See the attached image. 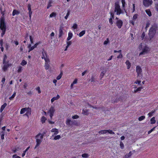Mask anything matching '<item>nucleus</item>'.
Segmentation results:
<instances>
[{"instance_id":"9d476101","label":"nucleus","mask_w":158,"mask_h":158,"mask_svg":"<svg viewBox=\"0 0 158 158\" xmlns=\"http://www.w3.org/2000/svg\"><path fill=\"white\" fill-rule=\"evenodd\" d=\"M42 56L41 58L42 59H44L45 61H46V60H48V59H49L48 58V54L47 52L45 51L44 49H42Z\"/></svg>"},{"instance_id":"ddd939ff","label":"nucleus","mask_w":158,"mask_h":158,"mask_svg":"<svg viewBox=\"0 0 158 158\" xmlns=\"http://www.w3.org/2000/svg\"><path fill=\"white\" fill-rule=\"evenodd\" d=\"M50 62V60L48 59V60H46L45 61V65L44 67L46 70H48L49 68V65L48 64Z\"/></svg>"},{"instance_id":"c9c22d12","label":"nucleus","mask_w":158,"mask_h":158,"mask_svg":"<svg viewBox=\"0 0 158 158\" xmlns=\"http://www.w3.org/2000/svg\"><path fill=\"white\" fill-rule=\"evenodd\" d=\"M27 64V62L24 60H23L20 64L22 66H24Z\"/></svg>"},{"instance_id":"6e6552de","label":"nucleus","mask_w":158,"mask_h":158,"mask_svg":"<svg viewBox=\"0 0 158 158\" xmlns=\"http://www.w3.org/2000/svg\"><path fill=\"white\" fill-rule=\"evenodd\" d=\"M136 71L137 73V77H141L142 78V75L141 74L142 72V69L140 67L139 65L136 66Z\"/></svg>"},{"instance_id":"58836bf2","label":"nucleus","mask_w":158,"mask_h":158,"mask_svg":"<svg viewBox=\"0 0 158 158\" xmlns=\"http://www.w3.org/2000/svg\"><path fill=\"white\" fill-rule=\"evenodd\" d=\"M61 138L60 136V135H58L54 137V140H57Z\"/></svg>"},{"instance_id":"5701e85b","label":"nucleus","mask_w":158,"mask_h":158,"mask_svg":"<svg viewBox=\"0 0 158 158\" xmlns=\"http://www.w3.org/2000/svg\"><path fill=\"white\" fill-rule=\"evenodd\" d=\"M155 117H153L151 119V120H150V121H151L150 123H151V124H154L156 122V120L155 119Z\"/></svg>"},{"instance_id":"2eb2a0df","label":"nucleus","mask_w":158,"mask_h":158,"mask_svg":"<svg viewBox=\"0 0 158 158\" xmlns=\"http://www.w3.org/2000/svg\"><path fill=\"white\" fill-rule=\"evenodd\" d=\"M51 131L52 132H54V133L52 135V136H53L54 135H57L59 133L58 129L56 128H52L51 130Z\"/></svg>"},{"instance_id":"aec40b11","label":"nucleus","mask_w":158,"mask_h":158,"mask_svg":"<svg viewBox=\"0 0 158 158\" xmlns=\"http://www.w3.org/2000/svg\"><path fill=\"white\" fill-rule=\"evenodd\" d=\"M19 13V12L18 11L15 9L13 11L12 15L13 16H14L16 15H18Z\"/></svg>"},{"instance_id":"393cba45","label":"nucleus","mask_w":158,"mask_h":158,"mask_svg":"<svg viewBox=\"0 0 158 158\" xmlns=\"http://www.w3.org/2000/svg\"><path fill=\"white\" fill-rule=\"evenodd\" d=\"M47 120V118L45 117L44 116L42 117L41 119V122L42 123H45L46 120Z\"/></svg>"},{"instance_id":"7ed1b4c3","label":"nucleus","mask_w":158,"mask_h":158,"mask_svg":"<svg viewBox=\"0 0 158 158\" xmlns=\"http://www.w3.org/2000/svg\"><path fill=\"white\" fill-rule=\"evenodd\" d=\"M55 111V110L54 107L52 106L49 109L48 111L47 112V114H49L50 119H48V122L50 124H53L54 123V122L52 121L51 120L52 119V117Z\"/></svg>"},{"instance_id":"ea45409f","label":"nucleus","mask_w":158,"mask_h":158,"mask_svg":"<svg viewBox=\"0 0 158 158\" xmlns=\"http://www.w3.org/2000/svg\"><path fill=\"white\" fill-rule=\"evenodd\" d=\"M145 118V116H141L139 117L138 119L139 121H141L143 120Z\"/></svg>"},{"instance_id":"0e129e2a","label":"nucleus","mask_w":158,"mask_h":158,"mask_svg":"<svg viewBox=\"0 0 158 158\" xmlns=\"http://www.w3.org/2000/svg\"><path fill=\"white\" fill-rule=\"evenodd\" d=\"M150 24L148 22L147 23H146V27H145V29L146 30H147V28L149 27V26H150Z\"/></svg>"},{"instance_id":"b1692460","label":"nucleus","mask_w":158,"mask_h":158,"mask_svg":"<svg viewBox=\"0 0 158 158\" xmlns=\"http://www.w3.org/2000/svg\"><path fill=\"white\" fill-rule=\"evenodd\" d=\"M146 14L149 16H150L152 15V13L150 10L149 9H147L145 10Z\"/></svg>"},{"instance_id":"6ab92c4d","label":"nucleus","mask_w":158,"mask_h":158,"mask_svg":"<svg viewBox=\"0 0 158 158\" xmlns=\"http://www.w3.org/2000/svg\"><path fill=\"white\" fill-rule=\"evenodd\" d=\"M5 134V132H4V131H1L0 132V135H1V139L3 140L4 139Z\"/></svg>"},{"instance_id":"20e7f679","label":"nucleus","mask_w":158,"mask_h":158,"mask_svg":"<svg viewBox=\"0 0 158 158\" xmlns=\"http://www.w3.org/2000/svg\"><path fill=\"white\" fill-rule=\"evenodd\" d=\"M114 12L116 13V15H118L124 13V11L121 9L118 2H115L114 3Z\"/></svg>"},{"instance_id":"39448f33","label":"nucleus","mask_w":158,"mask_h":158,"mask_svg":"<svg viewBox=\"0 0 158 158\" xmlns=\"http://www.w3.org/2000/svg\"><path fill=\"white\" fill-rule=\"evenodd\" d=\"M25 112H26V113L23 115V116H27L28 118L31 114V109L28 107L23 108L21 110L20 114H23Z\"/></svg>"},{"instance_id":"bf43d9fd","label":"nucleus","mask_w":158,"mask_h":158,"mask_svg":"<svg viewBox=\"0 0 158 158\" xmlns=\"http://www.w3.org/2000/svg\"><path fill=\"white\" fill-rule=\"evenodd\" d=\"M77 25L76 23H74L73 27H72L74 29H76L77 28Z\"/></svg>"},{"instance_id":"de8ad7c7","label":"nucleus","mask_w":158,"mask_h":158,"mask_svg":"<svg viewBox=\"0 0 158 158\" xmlns=\"http://www.w3.org/2000/svg\"><path fill=\"white\" fill-rule=\"evenodd\" d=\"M107 132L111 134H115L114 132L112 130H107Z\"/></svg>"},{"instance_id":"79ce46f5","label":"nucleus","mask_w":158,"mask_h":158,"mask_svg":"<svg viewBox=\"0 0 158 158\" xmlns=\"http://www.w3.org/2000/svg\"><path fill=\"white\" fill-rule=\"evenodd\" d=\"M1 11V13L2 15V16H1V17H3L4 18V15H5V11H6L5 9L3 11L2 10V11Z\"/></svg>"},{"instance_id":"a211bd4d","label":"nucleus","mask_w":158,"mask_h":158,"mask_svg":"<svg viewBox=\"0 0 158 158\" xmlns=\"http://www.w3.org/2000/svg\"><path fill=\"white\" fill-rule=\"evenodd\" d=\"M125 63L127 66V69H129L130 68L131 66V63L129 60H127L126 61Z\"/></svg>"},{"instance_id":"49530a36","label":"nucleus","mask_w":158,"mask_h":158,"mask_svg":"<svg viewBox=\"0 0 158 158\" xmlns=\"http://www.w3.org/2000/svg\"><path fill=\"white\" fill-rule=\"evenodd\" d=\"M120 148L122 149H123L124 147V145L123 143L121 141L120 143Z\"/></svg>"},{"instance_id":"473e14b6","label":"nucleus","mask_w":158,"mask_h":158,"mask_svg":"<svg viewBox=\"0 0 158 158\" xmlns=\"http://www.w3.org/2000/svg\"><path fill=\"white\" fill-rule=\"evenodd\" d=\"M71 122V120L70 119H67L65 123L67 125L69 126L70 125V123Z\"/></svg>"},{"instance_id":"864d4df0","label":"nucleus","mask_w":158,"mask_h":158,"mask_svg":"<svg viewBox=\"0 0 158 158\" xmlns=\"http://www.w3.org/2000/svg\"><path fill=\"white\" fill-rule=\"evenodd\" d=\"M156 126L155 127H154L152 129L150 130L148 132V134H150V133H151L153 131L155 130V129L156 128Z\"/></svg>"},{"instance_id":"603ef678","label":"nucleus","mask_w":158,"mask_h":158,"mask_svg":"<svg viewBox=\"0 0 158 158\" xmlns=\"http://www.w3.org/2000/svg\"><path fill=\"white\" fill-rule=\"evenodd\" d=\"M82 157L83 158H86L88 157V155L87 153H84L82 155Z\"/></svg>"},{"instance_id":"69168bd1","label":"nucleus","mask_w":158,"mask_h":158,"mask_svg":"<svg viewBox=\"0 0 158 158\" xmlns=\"http://www.w3.org/2000/svg\"><path fill=\"white\" fill-rule=\"evenodd\" d=\"M123 57V55L122 53H120V54L117 56L118 58H122Z\"/></svg>"},{"instance_id":"052dcab7","label":"nucleus","mask_w":158,"mask_h":158,"mask_svg":"<svg viewBox=\"0 0 158 158\" xmlns=\"http://www.w3.org/2000/svg\"><path fill=\"white\" fill-rule=\"evenodd\" d=\"M35 48L33 46H32L31 47L29 48V49L28 52H29L33 50Z\"/></svg>"},{"instance_id":"09e8293b","label":"nucleus","mask_w":158,"mask_h":158,"mask_svg":"<svg viewBox=\"0 0 158 158\" xmlns=\"http://www.w3.org/2000/svg\"><path fill=\"white\" fill-rule=\"evenodd\" d=\"M5 81V77H3L2 79V80L1 81V82H2V84H1V85L2 86V87L3 86V84H4Z\"/></svg>"},{"instance_id":"f704fd0d","label":"nucleus","mask_w":158,"mask_h":158,"mask_svg":"<svg viewBox=\"0 0 158 158\" xmlns=\"http://www.w3.org/2000/svg\"><path fill=\"white\" fill-rule=\"evenodd\" d=\"M85 30H83L81 31L79 34V36L80 37L82 36L83 35H84L85 34Z\"/></svg>"},{"instance_id":"4468645a","label":"nucleus","mask_w":158,"mask_h":158,"mask_svg":"<svg viewBox=\"0 0 158 158\" xmlns=\"http://www.w3.org/2000/svg\"><path fill=\"white\" fill-rule=\"evenodd\" d=\"M63 28L61 27H60L59 30V38H60L62 36V35L63 34Z\"/></svg>"},{"instance_id":"e2e57ef3","label":"nucleus","mask_w":158,"mask_h":158,"mask_svg":"<svg viewBox=\"0 0 158 158\" xmlns=\"http://www.w3.org/2000/svg\"><path fill=\"white\" fill-rule=\"evenodd\" d=\"M72 118L74 119H77L79 118V116L77 115H76L73 116Z\"/></svg>"},{"instance_id":"0eeeda50","label":"nucleus","mask_w":158,"mask_h":158,"mask_svg":"<svg viewBox=\"0 0 158 158\" xmlns=\"http://www.w3.org/2000/svg\"><path fill=\"white\" fill-rule=\"evenodd\" d=\"M3 65L2 67V69L4 72L6 71L8 68L12 65L11 64L9 63V61L8 60L5 61L4 63H3Z\"/></svg>"},{"instance_id":"13d9d810","label":"nucleus","mask_w":158,"mask_h":158,"mask_svg":"<svg viewBox=\"0 0 158 158\" xmlns=\"http://www.w3.org/2000/svg\"><path fill=\"white\" fill-rule=\"evenodd\" d=\"M4 6V4L2 3V4H0V11L2 10L3 7Z\"/></svg>"},{"instance_id":"f3484780","label":"nucleus","mask_w":158,"mask_h":158,"mask_svg":"<svg viewBox=\"0 0 158 158\" xmlns=\"http://www.w3.org/2000/svg\"><path fill=\"white\" fill-rule=\"evenodd\" d=\"M7 105V104L6 103H5L3 105H2L0 109V111L1 113H2V112L5 107Z\"/></svg>"},{"instance_id":"7c9ffc66","label":"nucleus","mask_w":158,"mask_h":158,"mask_svg":"<svg viewBox=\"0 0 158 158\" xmlns=\"http://www.w3.org/2000/svg\"><path fill=\"white\" fill-rule=\"evenodd\" d=\"M56 13L54 12H52L51 14H50L49 17L50 18H52L53 17H56Z\"/></svg>"},{"instance_id":"c756f323","label":"nucleus","mask_w":158,"mask_h":158,"mask_svg":"<svg viewBox=\"0 0 158 158\" xmlns=\"http://www.w3.org/2000/svg\"><path fill=\"white\" fill-rule=\"evenodd\" d=\"M82 113L84 115H88L89 114L88 110H83Z\"/></svg>"},{"instance_id":"1a4fd4ad","label":"nucleus","mask_w":158,"mask_h":158,"mask_svg":"<svg viewBox=\"0 0 158 158\" xmlns=\"http://www.w3.org/2000/svg\"><path fill=\"white\" fill-rule=\"evenodd\" d=\"M143 5L146 7H148L152 3V0H143Z\"/></svg>"},{"instance_id":"c85d7f7f","label":"nucleus","mask_w":158,"mask_h":158,"mask_svg":"<svg viewBox=\"0 0 158 158\" xmlns=\"http://www.w3.org/2000/svg\"><path fill=\"white\" fill-rule=\"evenodd\" d=\"M22 70H23L22 67L21 66H19L18 67L17 72L18 73H20L22 72Z\"/></svg>"},{"instance_id":"bb28decb","label":"nucleus","mask_w":158,"mask_h":158,"mask_svg":"<svg viewBox=\"0 0 158 158\" xmlns=\"http://www.w3.org/2000/svg\"><path fill=\"white\" fill-rule=\"evenodd\" d=\"M138 15L137 14H135L133 16L132 20L134 21H135L138 18Z\"/></svg>"},{"instance_id":"6e6d98bb","label":"nucleus","mask_w":158,"mask_h":158,"mask_svg":"<svg viewBox=\"0 0 158 158\" xmlns=\"http://www.w3.org/2000/svg\"><path fill=\"white\" fill-rule=\"evenodd\" d=\"M132 13L134 12L135 11V4H133L132 5Z\"/></svg>"},{"instance_id":"4d7b16f0","label":"nucleus","mask_w":158,"mask_h":158,"mask_svg":"<svg viewBox=\"0 0 158 158\" xmlns=\"http://www.w3.org/2000/svg\"><path fill=\"white\" fill-rule=\"evenodd\" d=\"M27 9L28 11H31V6L30 4H29L27 5Z\"/></svg>"},{"instance_id":"a18cd8bd","label":"nucleus","mask_w":158,"mask_h":158,"mask_svg":"<svg viewBox=\"0 0 158 158\" xmlns=\"http://www.w3.org/2000/svg\"><path fill=\"white\" fill-rule=\"evenodd\" d=\"M155 110H152L151 112L148 113V115L149 117H151L152 116L153 114L155 112Z\"/></svg>"},{"instance_id":"a878e982","label":"nucleus","mask_w":158,"mask_h":158,"mask_svg":"<svg viewBox=\"0 0 158 158\" xmlns=\"http://www.w3.org/2000/svg\"><path fill=\"white\" fill-rule=\"evenodd\" d=\"M62 75H63V72H62V71H60V73L59 74V75L56 78V79L57 80H59L60 79V78L62 77Z\"/></svg>"},{"instance_id":"a19ab883","label":"nucleus","mask_w":158,"mask_h":158,"mask_svg":"<svg viewBox=\"0 0 158 158\" xmlns=\"http://www.w3.org/2000/svg\"><path fill=\"white\" fill-rule=\"evenodd\" d=\"M141 81L139 80L138 79L135 82L134 84H138L139 85H141Z\"/></svg>"},{"instance_id":"f257e3e1","label":"nucleus","mask_w":158,"mask_h":158,"mask_svg":"<svg viewBox=\"0 0 158 158\" xmlns=\"http://www.w3.org/2000/svg\"><path fill=\"white\" fill-rule=\"evenodd\" d=\"M0 29L2 31L1 33V36L2 37L5 33L6 30L5 19L3 17H1L0 18Z\"/></svg>"},{"instance_id":"f03ea898","label":"nucleus","mask_w":158,"mask_h":158,"mask_svg":"<svg viewBox=\"0 0 158 158\" xmlns=\"http://www.w3.org/2000/svg\"><path fill=\"white\" fill-rule=\"evenodd\" d=\"M157 28V25L156 24H154L150 28L148 34L150 40H151L154 37L156 33Z\"/></svg>"},{"instance_id":"c03bdc74","label":"nucleus","mask_w":158,"mask_h":158,"mask_svg":"<svg viewBox=\"0 0 158 158\" xmlns=\"http://www.w3.org/2000/svg\"><path fill=\"white\" fill-rule=\"evenodd\" d=\"M105 73V72L104 71H102V72L100 75V77H101V78H102L104 76Z\"/></svg>"},{"instance_id":"8fccbe9b","label":"nucleus","mask_w":158,"mask_h":158,"mask_svg":"<svg viewBox=\"0 0 158 158\" xmlns=\"http://www.w3.org/2000/svg\"><path fill=\"white\" fill-rule=\"evenodd\" d=\"M112 19L111 18H110L109 19V22L111 25H112L113 24V19Z\"/></svg>"},{"instance_id":"4c0bfd02","label":"nucleus","mask_w":158,"mask_h":158,"mask_svg":"<svg viewBox=\"0 0 158 158\" xmlns=\"http://www.w3.org/2000/svg\"><path fill=\"white\" fill-rule=\"evenodd\" d=\"M70 14V11L69 10H67V12L66 16L64 17L65 19H67Z\"/></svg>"},{"instance_id":"338daca9","label":"nucleus","mask_w":158,"mask_h":158,"mask_svg":"<svg viewBox=\"0 0 158 158\" xmlns=\"http://www.w3.org/2000/svg\"><path fill=\"white\" fill-rule=\"evenodd\" d=\"M3 40L1 39L0 40V45L1 47L3 46Z\"/></svg>"},{"instance_id":"9b49d317","label":"nucleus","mask_w":158,"mask_h":158,"mask_svg":"<svg viewBox=\"0 0 158 158\" xmlns=\"http://www.w3.org/2000/svg\"><path fill=\"white\" fill-rule=\"evenodd\" d=\"M149 49L148 47L147 46H145L143 49L142 52L139 53V56L142 55H144L147 53L149 51Z\"/></svg>"},{"instance_id":"4be33fe9","label":"nucleus","mask_w":158,"mask_h":158,"mask_svg":"<svg viewBox=\"0 0 158 158\" xmlns=\"http://www.w3.org/2000/svg\"><path fill=\"white\" fill-rule=\"evenodd\" d=\"M73 36V34L72 33L69 32L68 33V36L67 40L68 41L70 40L72 38Z\"/></svg>"},{"instance_id":"423d86ee","label":"nucleus","mask_w":158,"mask_h":158,"mask_svg":"<svg viewBox=\"0 0 158 158\" xmlns=\"http://www.w3.org/2000/svg\"><path fill=\"white\" fill-rule=\"evenodd\" d=\"M44 134H41L40 133H39L36 136L37 138L36 139V144L35 147V149L38 147L40 144L42 142L41 139H42L43 138Z\"/></svg>"},{"instance_id":"680f3d73","label":"nucleus","mask_w":158,"mask_h":158,"mask_svg":"<svg viewBox=\"0 0 158 158\" xmlns=\"http://www.w3.org/2000/svg\"><path fill=\"white\" fill-rule=\"evenodd\" d=\"M36 90L38 91V92L39 94H40L41 93V90L40 89V88L39 86L37 87L36 88Z\"/></svg>"},{"instance_id":"e433bc0d","label":"nucleus","mask_w":158,"mask_h":158,"mask_svg":"<svg viewBox=\"0 0 158 158\" xmlns=\"http://www.w3.org/2000/svg\"><path fill=\"white\" fill-rule=\"evenodd\" d=\"M109 14L110 15V18L112 19H114V12H110L109 13Z\"/></svg>"},{"instance_id":"cd10ccee","label":"nucleus","mask_w":158,"mask_h":158,"mask_svg":"<svg viewBox=\"0 0 158 158\" xmlns=\"http://www.w3.org/2000/svg\"><path fill=\"white\" fill-rule=\"evenodd\" d=\"M143 88L142 87H139L138 88L136 89H135L134 90V92L136 93L138 91H140L141 89Z\"/></svg>"},{"instance_id":"412c9836","label":"nucleus","mask_w":158,"mask_h":158,"mask_svg":"<svg viewBox=\"0 0 158 158\" xmlns=\"http://www.w3.org/2000/svg\"><path fill=\"white\" fill-rule=\"evenodd\" d=\"M121 2L122 4V7L125 10V12L126 13V10L125 9V5L126 4L125 0H121Z\"/></svg>"},{"instance_id":"37998d69","label":"nucleus","mask_w":158,"mask_h":158,"mask_svg":"<svg viewBox=\"0 0 158 158\" xmlns=\"http://www.w3.org/2000/svg\"><path fill=\"white\" fill-rule=\"evenodd\" d=\"M52 3V2L51 1H50L49 2H48V4L47 6V9H48L50 7L52 6L51 4Z\"/></svg>"},{"instance_id":"5fc2aeb1","label":"nucleus","mask_w":158,"mask_h":158,"mask_svg":"<svg viewBox=\"0 0 158 158\" xmlns=\"http://www.w3.org/2000/svg\"><path fill=\"white\" fill-rule=\"evenodd\" d=\"M7 56L6 55H5L4 56V57L3 60V63H4L5 61H6V59H7Z\"/></svg>"},{"instance_id":"2f4dec72","label":"nucleus","mask_w":158,"mask_h":158,"mask_svg":"<svg viewBox=\"0 0 158 158\" xmlns=\"http://www.w3.org/2000/svg\"><path fill=\"white\" fill-rule=\"evenodd\" d=\"M16 95V92H14L13 94L12 95V96L9 98V99L10 100H13V98H15Z\"/></svg>"},{"instance_id":"dca6fc26","label":"nucleus","mask_w":158,"mask_h":158,"mask_svg":"<svg viewBox=\"0 0 158 158\" xmlns=\"http://www.w3.org/2000/svg\"><path fill=\"white\" fill-rule=\"evenodd\" d=\"M60 98V96L59 94H57V96L56 97L52 98L51 99V102L52 103L54 101L58 100Z\"/></svg>"},{"instance_id":"774afa93","label":"nucleus","mask_w":158,"mask_h":158,"mask_svg":"<svg viewBox=\"0 0 158 158\" xmlns=\"http://www.w3.org/2000/svg\"><path fill=\"white\" fill-rule=\"evenodd\" d=\"M12 157L13 158H21V157L19 156H17L16 155H13V156Z\"/></svg>"},{"instance_id":"3c124183","label":"nucleus","mask_w":158,"mask_h":158,"mask_svg":"<svg viewBox=\"0 0 158 158\" xmlns=\"http://www.w3.org/2000/svg\"><path fill=\"white\" fill-rule=\"evenodd\" d=\"M32 13V12L31 11V10L29 11V12H28V14H29V19L30 20H31Z\"/></svg>"},{"instance_id":"72a5a7b5","label":"nucleus","mask_w":158,"mask_h":158,"mask_svg":"<svg viewBox=\"0 0 158 158\" xmlns=\"http://www.w3.org/2000/svg\"><path fill=\"white\" fill-rule=\"evenodd\" d=\"M107 132V130H101L99 132V134H105Z\"/></svg>"},{"instance_id":"f8f14e48","label":"nucleus","mask_w":158,"mask_h":158,"mask_svg":"<svg viewBox=\"0 0 158 158\" xmlns=\"http://www.w3.org/2000/svg\"><path fill=\"white\" fill-rule=\"evenodd\" d=\"M123 22L121 19H119L116 22V25L118 28L120 29L123 26Z\"/></svg>"}]
</instances>
